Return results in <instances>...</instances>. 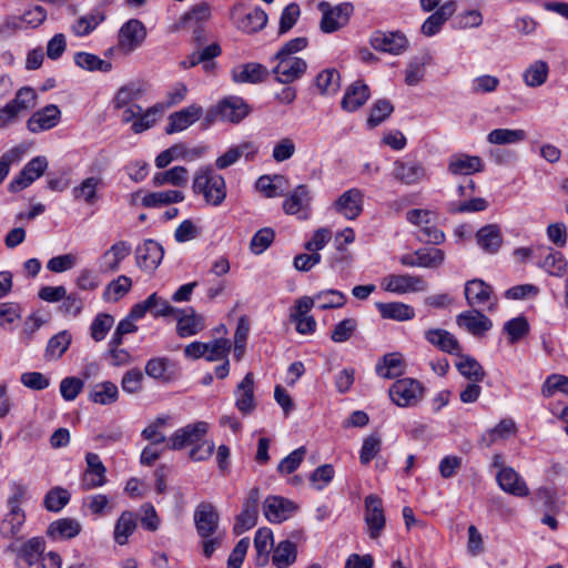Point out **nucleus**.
Segmentation results:
<instances>
[{"instance_id":"nucleus-1","label":"nucleus","mask_w":568,"mask_h":568,"mask_svg":"<svg viewBox=\"0 0 568 568\" xmlns=\"http://www.w3.org/2000/svg\"><path fill=\"white\" fill-rule=\"evenodd\" d=\"M192 189L213 206L221 205L227 193L224 178L211 166H203L195 172Z\"/></svg>"},{"instance_id":"nucleus-2","label":"nucleus","mask_w":568,"mask_h":568,"mask_svg":"<svg viewBox=\"0 0 568 568\" xmlns=\"http://www.w3.org/2000/svg\"><path fill=\"white\" fill-rule=\"evenodd\" d=\"M318 10L322 12L321 30L324 33H333L348 23L354 7L349 2L333 7L328 2L322 1L318 3Z\"/></svg>"},{"instance_id":"nucleus-3","label":"nucleus","mask_w":568,"mask_h":568,"mask_svg":"<svg viewBox=\"0 0 568 568\" xmlns=\"http://www.w3.org/2000/svg\"><path fill=\"white\" fill-rule=\"evenodd\" d=\"M464 294L468 306L471 308L493 311L496 307L497 300L494 295V288L483 280L467 281Z\"/></svg>"},{"instance_id":"nucleus-4","label":"nucleus","mask_w":568,"mask_h":568,"mask_svg":"<svg viewBox=\"0 0 568 568\" xmlns=\"http://www.w3.org/2000/svg\"><path fill=\"white\" fill-rule=\"evenodd\" d=\"M146 38V28L138 19H130L119 30L116 49L124 55L140 48Z\"/></svg>"},{"instance_id":"nucleus-5","label":"nucleus","mask_w":568,"mask_h":568,"mask_svg":"<svg viewBox=\"0 0 568 568\" xmlns=\"http://www.w3.org/2000/svg\"><path fill=\"white\" fill-rule=\"evenodd\" d=\"M8 549L16 555V566L18 568H31L42 557L45 550V541L40 537H33L23 542H12Z\"/></svg>"},{"instance_id":"nucleus-6","label":"nucleus","mask_w":568,"mask_h":568,"mask_svg":"<svg viewBox=\"0 0 568 568\" xmlns=\"http://www.w3.org/2000/svg\"><path fill=\"white\" fill-rule=\"evenodd\" d=\"M424 394L422 384L413 378L397 379L389 388V397L399 407L416 405Z\"/></svg>"},{"instance_id":"nucleus-7","label":"nucleus","mask_w":568,"mask_h":568,"mask_svg":"<svg viewBox=\"0 0 568 568\" xmlns=\"http://www.w3.org/2000/svg\"><path fill=\"white\" fill-rule=\"evenodd\" d=\"M381 285L386 292L398 295L427 290V283L422 276L410 274H389L382 280Z\"/></svg>"},{"instance_id":"nucleus-8","label":"nucleus","mask_w":568,"mask_h":568,"mask_svg":"<svg viewBox=\"0 0 568 568\" xmlns=\"http://www.w3.org/2000/svg\"><path fill=\"white\" fill-rule=\"evenodd\" d=\"M194 524L201 538H209L220 530V515L216 508L207 501L200 503L194 510Z\"/></svg>"},{"instance_id":"nucleus-9","label":"nucleus","mask_w":568,"mask_h":568,"mask_svg":"<svg viewBox=\"0 0 568 568\" xmlns=\"http://www.w3.org/2000/svg\"><path fill=\"white\" fill-rule=\"evenodd\" d=\"M209 430L206 422H196L176 429L169 438L170 449L180 450L186 446L196 445L203 440Z\"/></svg>"},{"instance_id":"nucleus-10","label":"nucleus","mask_w":568,"mask_h":568,"mask_svg":"<svg viewBox=\"0 0 568 568\" xmlns=\"http://www.w3.org/2000/svg\"><path fill=\"white\" fill-rule=\"evenodd\" d=\"M371 45L381 52L398 55L408 48V39L402 31L373 32L369 39Z\"/></svg>"},{"instance_id":"nucleus-11","label":"nucleus","mask_w":568,"mask_h":568,"mask_svg":"<svg viewBox=\"0 0 568 568\" xmlns=\"http://www.w3.org/2000/svg\"><path fill=\"white\" fill-rule=\"evenodd\" d=\"M312 192L308 185L300 184L293 189L283 202V210L288 215L306 220L311 210Z\"/></svg>"},{"instance_id":"nucleus-12","label":"nucleus","mask_w":568,"mask_h":568,"mask_svg":"<svg viewBox=\"0 0 568 568\" xmlns=\"http://www.w3.org/2000/svg\"><path fill=\"white\" fill-rule=\"evenodd\" d=\"M365 524L368 536L377 539L385 528L386 518L384 515L382 499L376 495H368L365 498Z\"/></svg>"},{"instance_id":"nucleus-13","label":"nucleus","mask_w":568,"mask_h":568,"mask_svg":"<svg viewBox=\"0 0 568 568\" xmlns=\"http://www.w3.org/2000/svg\"><path fill=\"white\" fill-rule=\"evenodd\" d=\"M260 489L254 487L248 491V495L243 503V508L241 514L236 517V521L234 525V532L236 535H241L251 528H253L257 523L258 516V500H260Z\"/></svg>"},{"instance_id":"nucleus-14","label":"nucleus","mask_w":568,"mask_h":568,"mask_svg":"<svg viewBox=\"0 0 568 568\" xmlns=\"http://www.w3.org/2000/svg\"><path fill=\"white\" fill-rule=\"evenodd\" d=\"M47 168L48 161L45 156L33 158L24 165L19 175L9 183V191L16 193L28 187L44 173Z\"/></svg>"},{"instance_id":"nucleus-15","label":"nucleus","mask_w":568,"mask_h":568,"mask_svg":"<svg viewBox=\"0 0 568 568\" xmlns=\"http://www.w3.org/2000/svg\"><path fill=\"white\" fill-rule=\"evenodd\" d=\"M278 61L273 69L276 75L275 80L283 84H288L300 79L307 69V63L302 58L276 57Z\"/></svg>"},{"instance_id":"nucleus-16","label":"nucleus","mask_w":568,"mask_h":568,"mask_svg":"<svg viewBox=\"0 0 568 568\" xmlns=\"http://www.w3.org/2000/svg\"><path fill=\"white\" fill-rule=\"evenodd\" d=\"M164 250L154 240H145L136 247L135 258L138 266L145 272H153L161 264Z\"/></svg>"},{"instance_id":"nucleus-17","label":"nucleus","mask_w":568,"mask_h":568,"mask_svg":"<svg viewBox=\"0 0 568 568\" xmlns=\"http://www.w3.org/2000/svg\"><path fill=\"white\" fill-rule=\"evenodd\" d=\"M394 178L403 184L413 185L423 182L428 178L426 168L417 161H402L394 162Z\"/></svg>"},{"instance_id":"nucleus-18","label":"nucleus","mask_w":568,"mask_h":568,"mask_svg":"<svg viewBox=\"0 0 568 568\" xmlns=\"http://www.w3.org/2000/svg\"><path fill=\"white\" fill-rule=\"evenodd\" d=\"M268 74L267 68L257 62L239 64L231 70L232 81L237 84H258L264 82Z\"/></svg>"},{"instance_id":"nucleus-19","label":"nucleus","mask_w":568,"mask_h":568,"mask_svg":"<svg viewBox=\"0 0 568 568\" xmlns=\"http://www.w3.org/2000/svg\"><path fill=\"white\" fill-rule=\"evenodd\" d=\"M297 509L290 499L280 496H268L263 504L265 517L271 523H282L288 519Z\"/></svg>"},{"instance_id":"nucleus-20","label":"nucleus","mask_w":568,"mask_h":568,"mask_svg":"<svg viewBox=\"0 0 568 568\" xmlns=\"http://www.w3.org/2000/svg\"><path fill=\"white\" fill-rule=\"evenodd\" d=\"M61 119V111L55 104H48L34 112L27 121V128L32 133L53 129Z\"/></svg>"},{"instance_id":"nucleus-21","label":"nucleus","mask_w":568,"mask_h":568,"mask_svg":"<svg viewBox=\"0 0 568 568\" xmlns=\"http://www.w3.org/2000/svg\"><path fill=\"white\" fill-rule=\"evenodd\" d=\"M456 323L474 336L484 335L493 326L491 321L479 308H473L458 314Z\"/></svg>"},{"instance_id":"nucleus-22","label":"nucleus","mask_w":568,"mask_h":568,"mask_svg":"<svg viewBox=\"0 0 568 568\" xmlns=\"http://www.w3.org/2000/svg\"><path fill=\"white\" fill-rule=\"evenodd\" d=\"M214 112L224 121L239 123L247 116L250 108L242 98L232 95L221 100Z\"/></svg>"},{"instance_id":"nucleus-23","label":"nucleus","mask_w":568,"mask_h":568,"mask_svg":"<svg viewBox=\"0 0 568 568\" xmlns=\"http://www.w3.org/2000/svg\"><path fill=\"white\" fill-rule=\"evenodd\" d=\"M131 244L126 241L115 242L108 248L100 258L99 268L102 273H114L119 271L121 262L131 254Z\"/></svg>"},{"instance_id":"nucleus-24","label":"nucleus","mask_w":568,"mask_h":568,"mask_svg":"<svg viewBox=\"0 0 568 568\" xmlns=\"http://www.w3.org/2000/svg\"><path fill=\"white\" fill-rule=\"evenodd\" d=\"M456 1L448 0L439 6L422 24L420 32L425 37H433L437 34L446 21L455 13Z\"/></svg>"},{"instance_id":"nucleus-25","label":"nucleus","mask_w":568,"mask_h":568,"mask_svg":"<svg viewBox=\"0 0 568 568\" xmlns=\"http://www.w3.org/2000/svg\"><path fill=\"white\" fill-rule=\"evenodd\" d=\"M496 480L501 490L516 497L529 495V488L523 477L513 468H503L497 471Z\"/></svg>"},{"instance_id":"nucleus-26","label":"nucleus","mask_w":568,"mask_h":568,"mask_svg":"<svg viewBox=\"0 0 568 568\" xmlns=\"http://www.w3.org/2000/svg\"><path fill=\"white\" fill-rule=\"evenodd\" d=\"M364 193L359 189L345 191L335 202V210L348 220H355L363 211Z\"/></svg>"},{"instance_id":"nucleus-27","label":"nucleus","mask_w":568,"mask_h":568,"mask_svg":"<svg viewBox=\"0 0 568 568\" xmlns=\"http://www.w3.org/2000/svg\"><path fill=\"white\" fill-rule=\"evenodd\" d=\"M447 170L453 175H470L484 170L483 160L466 153L453 154L448 160Z\"/></svg>"},{"instance_id":"nucleus-28","label":"nucleus","mask_w":568,"mask_h":568,"mask_svg":"<svg viewBox=\"0 0 568 568\" xmlns=\"http://www.w3.org/2000/svg\"><path fill=\"white\" fill-rule=\"evenodd\" d=\"M257 153L256 145L251 141L242 142L231 146L225 153L215 160V166L219 170H225L235 164L241 156H245L247 161H252Z\"/></svg>"},{"instance_id":"nucleus-29","label":"nucleus","mask_w":568,"mask_h":568,"mask_svg":"<svg viewBox=\"0 0 568 568\" xmlns=\"http://www.w3.org/2000/svg\"><path fill=\"white\" fill-rule=\"evenodd\" d=\"M203 113V109L192 104L169 116V123L165 128L168 134L181 132L196 122Z\"/></svg>"},{"instance_id":"nucleus-30","label":"nucleus","mask_w":568,"mask_h":568,"mask_svg":"<svg viewBox=\"0 0 568 568\" xmlns=\"http://www.w3.org/2000/svg\"><path fill=\"white\" fill-rule=\"evenodd\" d=\"M235 406L243 414L247 415L255 408L254 399V375L247 373L234 392Z\"/></svg>"},{"instance_id":"nucleus-31","label":"nucleus","mask_w":568,"mask_h":568,"mask_svg":"<svg viewBox=\"0 0 568 568\" xmlns=\"http://www.w3.org/2000/svg\"><path fill=\"white\" fill-rule=\"evenodd\" d=\"M426 341L440 349L442 352L459 355L462 346L458 339L448 331L443 328H432L425 332Z\"/></svg>"},{"instance_id":"nucleus-32","label":"nucleus","mask_w":568,"mask_h":568,"mask_svg":"<svg viewBox=\"0 0 568 568\" xmlns=\"http://www.w3.org/2000/svg\"><path fill=\"white\" fill-rule=\"evenodd\" d=\"M369 98V88L363 81L353 82L345 91L341 106L347 112L359 109Z\"/></svg>"},{"instance_id":"nucleus-33","label":"nucleus","mask_w":568,"mask_h":568,"mask_svg":"<svg viewBox=\"0 0 568 568\" xmlns=\"http://www.w3.org/2000/svg\"><path fill=\"white\" fill-rule=\"evenodd\" d=\"M85 460L88 468L83 476V487L92 489L104 485L106 469L100 457L94 453H88Z\"/></svg>"},{"instance_id":"nucleus-34","label":"nucleus","mask_w":568,"mask_h":568,"mask_svg":"<svg viewBox=\"0 0 568 568\" xmlns=\"http://www.w3.org/2000/svg\"><path fill=\"white\" fill-rule=\"evenodd\" d=\"M405 362L400 353L385 354L376 364V374L385 379H393L405 373Z\"/></svg>"},{"instance_id":"nucleus-35","label":"nucleus","mask_w":568,"mask_h":568,"mask_svg":"<svg viewBox=\"0 0 568 568\" xmlns=\"http://www.w3.org/2000/svg\"><path fill=\"white\" fill-rule=\"evenodd\" d=\"M176 332L181 337H190L204 328V318L196 314L192 307L181 311L178 315Z\"/></svg>"},{"instance_id":"nucleus-36","label":"nucleus","mask_w":568,"mask_h":568,"mask_svg":"<svg viewBox=\"0 0 568 568\" xmlns=\"http://www.w3.org/2000/svg\"><path fill=\"white\" fill-rule=\"evenodd\" d=\"M104 185L101 176H88L81 183L72 189V196L75 201H82L92 205L98 200V190Z\"/></svg>"},{"instance_id":"nucleus-37","label":"nucleus","mask_w":568,"mask_h":568,"mask_svg":"<svg viewBox=\"0 0 568 568\" xmlns=\"http://www.w3.org/2000/svg\"><path fill=\"white\" fill-rule=\"evenodd\" d=\"M148 90V84L142 81H132L121 87L114 99L113 104L115 109H123L126 105L134 104Z\"/></svg>"},{"instance_id":"nucleus-38","label":"nucleus","mask_w":568,"mask_h":568,"mask_svg":"<svg viewBox=\"0 0 568 568\" xmlns=\"http://www.w3.org/2000/svg\"><path fill=\"white\" fill-rule=\"evenodd\" d=\"M82 526L74 518H60L52 521L47 534L52 539H71L77 537L81 532Z\"/></svg>"},{"instance_id":"nucleus-39","label":"nucleus","mask_w":568,"mask_h":568,"mask_svg":"<svg viewBox=\"0 0 568 568\" xmlns=\"http://www.w3.org/2000/svg\"><path fill=\"white\" fill-rule=\"evenodd\" d=\"M381 316L385 320L405 322L415 317L414 308L403 302L376 303Z\"/></svg>"},{"instance_id":"nucleus-40","label":"nucleus","mask_w":568,"mask_h":568,"mask_svg":"<svg viewBox=\"0 0 568 568\" xmlns=\"http://www.w3.org/2000/svg\"><path fill=\"white\" fill-rule=\"evenodd\" d=\"M458 361L455 366L459 374L469 382L480 383L486 377V372L480 363L470 355L463 354L462 352L457 355Z\"/></svg>"},{"instance_id":"nucleus-41","label":"nucleus","mask_w":568,"mask_h":568,"mask_svg":"<svg viewBox=\"0 0 568 568\" xmlns=\"http://www.w3.org/2000/svg\"><path fill=\"white\" fill-rule=\"evenodd\" d=\"M476 240L479 247L486 253H496L503 243L500 230L495 224L485 225L476 233Z\"/></svg>"},{"instance_id":"nucleus-42","label":"nucleus","mask_w":568,"mask_h":568,"mask_svg":"<svg viewBox=\"0 0 568 568\" xmlns=\"http://www.w3.org/2000/svg\"><path fill=\"white\" fill-rule=\"evenodd\" d=\"M136 526L135 514L129 510L122 511L114 525V541L120 546L126 545L129 537L135 531Z\"/></svg>"},{"instance_id":"nucleus-43","label":"nucleus","mask_w":568,"mask_h":568,"mask_svg":"<svg viewBox=\"0 0 568 568\" xmlns=\"http://www.w3.org/2000/svg\"><path fill=\"white\" fill-rule=\"evenodd\" d=\"M267 22V14L261 8H254L250 12L245 13L241 19L236 20V27L239 30L245 33H255L262 30Z\"/></svg>"},{"instance_id":"nucleus-44","label":"nucleus","mask_w":568,"mask_h":568,"mask_svg":"<svg viewBox=\"0 0 568 568\" xmlns=\"http://www.w3.org/2000/svg\"><path fill=\"white\" fill-rule=\"evenodd\" d=\"M549 67L544 60H536L523 73V80L529 88L541 87L548 79Z\"/></svg>"},{"instance_id":"nucleus-45","label":"nucleus","mask_w":568,"mask_h":568,"mask_svg":"<svg viewBox=\"0 0 568 568\" xmlns=\"http://www.w3.org/2000/svg\"><path fill=\"white\" fill-rule=\"evenodd\" d=\"M37 92L31 87L20 88L14 98L8 102L18 114L22 116L26 112L32 110L37 104Z\"/></svg>"},{"instance_id":"nucleus-46","label":"nucleus","mask_w":568,"mask_h":568,"mask_svg":"<svg viewBox=\"0 0 568 568\" xmlns=\"http://www.w3.org/2000/svg\"><path fill=\"white\" fill-rule=\"evenodd\" d=\"M118 396V386L112 382H103L94 385L89 394V398L100 405H110L116 402Z\"/></svg>"},{"instance_id":"nucleus-47","label":"nucleus","mask_w":568,"mask_h":568,"mask_svg":"<svg viewBox=\"0 0 568 568\" xmlns=\"http://www.w3.org/2000/svg\"><path fill=\"white\" fill-rule=\"evenodd\" d=\"M189 172L184 166H174L164 172H158L153 176V184L161 186L164 184H171L173 186H183L187 182Z\"/></svg>"},{"instance_id":"nucleus-48","label":"nucleus","mask_w":568,"mask_h":568,"mask_svg":"<svg viewBox=\"0 0 568 568\" xmlns=\"http://www.w3.org/2000/svg\"><path fill=\"white\" fill-rule=\"evenodd\" d=\"M296 560V546L290 540L281 541L273 551L272 561L277 568H287Z\"/></svg>"},{"instance_id":"nucleus-49","label":"nucleus","mask_w":568,"mask_h":568,"mask_svg":"<svg viewBox=\"0 0 568 568\" xmlns=\"http://www.w3.org/2000/svg\"><path fill=\"white\" fill-rule=\"evenodd\" d=\"M525 139L526 132L521 129H495L487 135V141L497 145L516 144Z\"/></svg>"},{"instance_id":"nucleus-50","label":"nucleus","mask_w":568,"mask_h":568,"mask_svg":"<svg viewBox=\"0 0 568 568\" xmlns=\"http://www.w3.org/2000/svg\"><path fill=\"white\" fill-rule=\"evenodd\" d=\"M184 200V195L178 190H166L149 193L143 196L142 204L145 207H155L163 204L179 203Z\"/></svg>"},{"instance_id":"nucleus-51","label":"nucleus","mask_w":568,"mask_h":568,"mask_svg":"<svg viewBox=\"0 0 568 568\" xmlns=\"http://www.w3.org/2000/svg\"><path fill=\"white\" fill-rule=\"evenodd\" d=\"M341 77L337 70L326 69L315 79V85L321 94H333L339 89Z\"/></svg>"},{"instance_id":"nucleus-52","label":"nucleus","mask_w":568,"mask_h":568,"mask_svg":"<svg viewBox=\"0 0 568 568\" xmlns=\"http://www.w3.org/2000/svg\"><path fill=\"white\" fill-rule=\"evenodd\" d=\"M74 62L79 68L88 71L109 72L112 69L111 62L88 52H78L74 55Z\"/></svg>"},{"instance_id":"nucleus-53","label":"nucleus","mask_w":568,"mask_h":568,"mask_svg":"<svg viewBox=\"0 0 568 568\" xmlns=\"http://www.w3.org/2000/svg\"><path fill=\"white\" fill-rule=\"evenodd\" d=\"M567 261L562 253L548 250L540 266L551 276L560 277L567 271Z\"/></svg>"},{"instance_id":"nucleus-54","label":"nucleus","mask_w":568,"mask_h":568,"mask_svg":"<svg viewBox=\"0 0 568 568\" xmlns=\"http://www.w3.org/2000/svg\"><path fill=\"white\" fill-rule=\"evenodd\" d=\"M132 287V280L126 275H120L112 280L105 287L104 298L112 302H118L122 298Z\"/></svg>"},{"instance_id":"nucleus-55","label":"nucleus","mask_w":568,"mask_h":568,"mask_svg":"<svg viewBox=\"0 0 568 568\" xmlns=\"http://www.w3.org/2000/svg\"><path fill=\"white\" fill-rule=\"evenodd\" d=\"M162 111L163 108L160 104L153 105L146 109L144 112L142 111L138 119L133 121L131 130L136 134L149 130L156 123Z\"/></svg>"},{"instance_id":"nucleus-56","label":"nucleus","mask_w":568,"mask_h":568,"mask_svg":"<svg viewBox=\"0 0 568 568\" xmlns=\"http://www.w3.org/2000/svg\"><path fill=\"white\" fill-rule=\"evenodd\" d=\"M103 20L104 14L99 10H94L80 17L73 24L72 30L77 36L83 37L92 32Z\"/></svg>"},{"instance_id":"nucleus-57","label":"nucleus","mask_w":568,"mask_h":568,"mask_svg":"<svg viewBox=\"0 0 568 568\" xmlns=\"http://www.w3.org/2000/svg\"><path fill=\"white\" fill-rule=\"evenodd\" d=\"M516 430L515 422L511 419H503L498 425H496L493 429L483 435L480 442L486 447H489L495 442L500 438H506L509 435L514 434Z\"/></svg>"},{"instance_id":"nucleus-58","label":"nucleus","mask_w":568,"mask_h":568,"mask_svg":"<svg viewBox=\"0 0 568 568\" xmlns=\"http://www.w3.org/2000/svg\"><path fill=\"white\" fill-rule=\"evenodd\" d=\"M146 303L149 305V312L154 317H166L180 313L179 308L173 307L168 300L159 296L156 293L151 294L146 298Z\"/></svg>"},{"instance_id":"nucleus-59","label":"nucleus","mask_w":568,"mask_h":568,"mask_svg":"<svg viewBox=\"0 0 568 568\" xmlns=\"http://www.w3.org/2000/svg\"><path fill=\"white\" fill-rule=\"evenodd\" d=\"M394 111L392 102L387 99L377 100L371 108L367 124L375 128L384 122Z\"/></svg>"},{"instance_id":"nucleus-60","label":"nucleus","mask_w":568,"mask_h":568,"mask_svg":"<svg viewBox=\"0 0 568 568\" xmlns=\"http://www.w3.org/2000/svg\"><path fill=\"white\" fill-rule=\"evenodd\" d=\"M321 310L338 308L346 302V296L337 290H326L318 292L315 296Z\"/></svg>"},{"instance_id":"nucleus-61","label":"nucleus","mask_w":568,"mask_h":568,"mask_svg":"<svg viewBox=\"0 0 568 568\" xmlns=\"http://www.w3.org/2000/svg\"><path fill=\"white\" fill-rule=\"evenodd\" d=\"M114 324V318L110 314L100 313L98 314L91 326H90V335L95 342H100L105 338L109 331L112 328Z\"/></svg>"},{"instance_id":"nucleus-62","label":"nucleus","mask_w":568,"mask_h":568,"mask_svg":"<svg viewBox=\"0 0 568 568\" xmlns=\"http://www.w3.org/2000/svg\"><path fill=\"white\" fill-rule=\"evenodd\" d=\"M418 261V267L435 268L438 267L445 258V254L439 248H422L415 252Z\"/></svg>"},{"instance_id":"nucleus-63","label":"nucleus","mask_w":568,"mask_h":568,"mask_svg":"<svg viewBox=\"0 0 568 568\" xmlns=\"http://www.w3.org/2000/svg\"><path fill=\"white\" fill-rule=\"evenodd\" d=\"M71 343V336L65 331L58 333L49 339L47 345V356L50 358H59L68 349Z\"/></svg>"},{"instance_id":"nucleus-64","label":"nucleus","mask_w":568,"mask_h":568,"mask_svg":"<svg viewBox=\"0 0 568 568\" xmlns=\"http://www.w3.org/2000/svg\"><path fill=\"white\" fill-rule=\"evenodd\" d=\"M70 500V494L67 489L55 487L48 491L44 498V506L49 511H60Z\"/></svg>"}]
</instances>
